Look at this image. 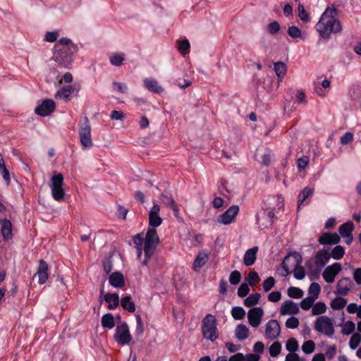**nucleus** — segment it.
I'll use <instances>...</instances> for the list:
<instances>
[{"label": "nucleus", "mask_w": 361, "mask_h": 361, "mask_svg": "<svg viewBox=\"0 0 361 361\" xmlns=\"http://www.w3.org/2000/svg\"><path fill=\"white\" fill-rule=\"evenodd\" d=\"M321 291V288L319 283H312L310 284L309 287V296L311 298H314V300H316Z\"/></svg>", "instance_id": "40"}, {"label": "nucleus", "mask_w": 361, "mask_h": 361, "mask_svg": "<svg viewBox=\"0 0 361 361\" xmlns=\"http://www.w3.org/2000/svg\"><path fill=\"white\" fill-rule=\"evenodd\" d=\"M281 298V293L279 291H273L268 295V300L272 302H277Z\"/></svg>", "instance_id": "60"}, {"label": "nucleus", "mask_w": 361, "mask_h": 361, "mask_svg": "<svg viewBox=\"0 0 361 361\" xmlns=\"http://www.w3.org/2000/svg\"><path fill=\"white\" fill-rule=\"evenodd\" d=\"M302 257L297 252H291L283 259L281 266L284 270L283 276H286L292 271L296 279L301 280L305 276V269L302 264Z\"/></svg>", "instance_id": "4"}, {"label": "nucleus", "mask_w": 361, "mask_h": 361, "mask_svg": "<svg viewBox=\"0 0 361 361\" xmlns=\"http://www.w3.org/2000/svg\"><path fill=\"white\" fill-rule=\"evenodd\" d=\"M78 51V46L68 38H61L54 45L52 59L61 68H68L72 62V54Z\"/></svg>", "instance_id": "3"}, {"label": "nucleus", "mask_w": 361, "mask_h": 361, "mask_svg": "<svg viewBox=\"0 0 361 361\" xmlns=\"http://www.w3.org/2000/svg\"><path fill=\"white\" fill-rule=\"evenodd\" d=\"M216 324V319L213 314H208L203 318L201 329L204 338L212 342L218 338L219 333Z\"/></svg>", "instance_id": "5"}, {"label": "nucleus", "mask_w": 361, "mask_h": 361, "mask_svg": "<svg viewBox=\"0 0 361 361\" xmlns=\"http://www.w3.org/2000/svg\"><path fill=\"white\" fill-rule=\"evenodd\" d=\"M247 283L251 286H255V283L259 281V277L256 271H250L246 279Z\"/></svg>", "instance_id": "55"}, {"label": "nucleus", "mask_w": 361, "mask_h": 361, "mask_svg": "<svg viewBox=\"0 0 361 361\" xmlns=\"http://www.w3.org/2000/svg\"><path fill=\"white\" fill-rule=\"evenodd\" d=\"M160 198L166 205L171 207L175 216L178 218L179 209H178V207L176 203L175 202L173 199L171 197V196H169V195L162 194V195H161Z\"/></svg>", "instance_id": "28"}, {"label": "nucleus", "mask_w": 361, "mask_h": 361, "mask_svg": "<svg viewBox=\"0 0 361 361\" xmlns=\"http://www.w3.org/2000/svg\"><path fill=\"white\" fill-rule=\"evenodd\" d=\"M235 334L238 339L245 340L250 334L249 329L244 324H238L235 330Z\"/></svg>", "instance_id": "30"}, {"label": "nucleus", "mask_w": 361, "mask_h": 361, "mask_svg": "<svg viewBox=\"0 0 361 361\" xmlns=\"http://www.w3.org/2000/svg\"><path fill=\"white\" fill-rule=\"evenodd\" d=\"M314 190L309 187L305 188L298 195V208L304 204L305 201L313 194Z\"/></svg>", "instance_id": "31"}, {"label": "nucleus", "mask_w": 361, "mask_h": 361, "mask_svg": "<svg viewBox=\"0 0 361 361\" xmlns=\"http://www.w3.org/2000/svg\"><path fill=\"white\" fill-rule=\"evenodd\" d=\"M299 326V319L297 317H291L286 322V326L288 329H295Z\"/></svg>", "instance_id": "57"}, {"label": "nucleus", "mask_w": 361, "mask_h": 361, "mask_svg": "<svg viewBox=\"0 0 361 361\" xmlns=\"http://www.w3.org/2000/svg\"><path fill=\"white\" fill-rule=\"evenodd\" d=\"M261 162L264 166H269L271 161V152L270 149H265L262 154H261Z\"/></svg>", "instance_id": "52"}, {"label": "nucleus", "mask_w": 361, "mask_h": 361, "mask_svg": "<svg viewBox=\"0 0 361 361\" xmlns=\"http://www.w3.org/2000/svg\"><path fill=\"white\" fill-rule=\"evenodd\" d=\"M286 348L290 353H295L298 350L299 345L297 340L295 338H289L286 344Z\"/></svg>", "instance_id": "42"}, {"label": "nucleus", "mask_w": 361, "mask_h": 361, "mask_svg": "<svg viewBox=\"0 0 361 361\" xmlns=\"http://www.w3.org/2000/svg\"><path fill=\"white\" fill-rule=\"evenodd\" d=\"M56 108L55 102L52 99H44L35 109V113L41 116L50 115Z\"/></svg>", "instance_id": "13"}, {"label": "nucleus", "mask_w": 361, "mask_h": 361, "mask_svg": "<svg viewBox=\"0 0 361 361\" xmlns=\"http://www.w3.org/2000/svg\"><path fill=\"white\" fill-rule=\"evenodd\" d=\"M314 328L317 332L328 337H332L335 332L333 320L325 315L319 316L316 319Z\"/></svg>", "instance_id": "6"}, {"label": "nucleus", "mask_w": 361, "mask_h": 361, "mask_svg": "<svg viewBox=\"0 0 361 361\" xmlns=\"http://www.w3.org/2000/svg\"><path fill=\"white\" fill-rule=\"evenodd\" d=\"M353 283L350 278H343L337 282V293L341 295H347L350 290Z\"/></svg>", "instance_id": "19"}, {"label": "nucleus", "mask_w": 361, "mask_h": 361, "mask_svg": "<svg viewBox=\"0 0 361 361\" xmlns=\"http://www.w3.org/2000/svg\"><path fill=\"white\" fill-rule=\"evenodd\" d=\"M1 226V234L4 240H9L12 238V224L8 219L0 221Z\"/></svg>", "instance_id": "21"}, {"label": "nucleus", "mask_w": 361, "mask_h": 361, "mask_svg": "<svg viewBox=\"0 0 361 361\" xmlns=\"http://www.w3.org/2000/svg\"><path fill=\"white\" fill-rule=\"evenodd\" d=\"M274 71L279 80H281L286 73V66L283 62H276L274 64Z\"/></svg>", "instance_id": "34"}, {"label": "nucleus", "mask_w": 361, "mask_h": 361, "mask_svg": "<svg viewBox=\"0 0 361 361\" xmlns=\"http://www.w3.org/2000/svg\"><path fill=\"white\" fill-rule=\"evenodd\" d=\"M136 319V326L135 329V332L137 336H140L143 334L145 327L144 324L140 314H135Z\"/></svg>", "instance_id": "48"}, {"label": "nucleus", "mask_w": 361, "mask_h": 361, "mask_svg": "<svg viewBox=\"0 0 361 361\" xmlns=\"http://www.w3.org/2000/svg\"><path fill=\"white\" fill-rule=\"evenodd\" d=\"M123 54H115L110 58V62L113 66H119L124 61Z\"/></svg>", "instance_id": "50"}, {"label": "nucleus", "mask_w": 361, "mask_h": 361, "mask_svg": "<svg viewBox=\"0 0 361 361\" xmlns=\"http://www.w3.org/2000/svg\"><path fill=\"white\" fill-rule=\"evenodd\" d=\"M240 279H241V274L237 270L232 271L229 276V282L232 285L238 284L240 281Z\"/></svg>", "instance_id": "54"}, {"label": "nucleus", "mask_w": 361, "mask_h": 361, "mask_svg": "<svg viewBox=\"0 0 361 361\" xmlns=\"http://www.w3.org/2000/svg\"><path fill=\"white\" fill-rule=\"evenodd\" d=\"M281 344L279 341L274 342L269 348V354L271 357H277L281 351Z\"/></svg>", "instance_id": "41"}, {"label": "nucleus", "mask_w": 361, "mask_h": 361, "mask_svg": "<svg viewBox=\"0 0 361 361\" xmlns=\"http://www.w3.org/2000/svg\"><path fill=\"white\" fill-rule=\"evenodd\" d=\"M275 284V279L274 277L270 276L267 278L264 282H263V288L265 292H267L270 290Z\"/></svg>", "instance_id": "58"}, {"label": "nucleus", "mask_w": 361, "mask_h": 361, "mask_svg": "<svg viewBox=\"0 0 361 361\" xmlns=\"http://www.w3.org/2000/svg\"><path fill=\"white\" fill-rule=\"evenodd\" d=\"M160 207L157 204H154L149 212V227H158L162 224V219L159 216Z\"/></svg>", "instance_id": "14"}, {"label": "nucleus", "mask_w": 361, "mask_h": 361, "mask_svg": "<svg viewBox=\"0 0 361 361\" xmlns=\"http://www.w3.org/2000/svg\"><path fill=\"white\" fill-rule=\"evenodd\" d=\"M63 176L61 173L54 175L51 178L50 188L53 198L56 201H62L64 198V190L62 188Z\"/></svg>", "instance_id": "7"}, {"label": "nucleus", "mask_w": 361, "mask_h": 361, "mask_svg": "<svg viewBox=\"0 0 361 361\" xmlns=\"http://www.w3.org/2000/svg\"><path fill=\"white\" fill-rule=\"evenodd\" d=\"M315 349V344L313 341L309 340L305 342L302 345V350L305 354H311L314 352Z\"/></svg>", "instance_id": "47"}, {"label": "nucleus", "mask_w": 361, "mask_h": 361, "mask_svg": "<svg viewBox=\"0 0 361 361\" xmlns=\"http://www.w3.org/2000/svg\"><path fill=\"white\" fill-rule=\"evenodd\" d=\"M104 300L108 303V308L115 309L119 305V296L117 293H107L104 295Z\"/></svg>", "instance_id": "26"}, {"label": "nucleus", "mask_w": 361, "mask_h": 361, "mask_svg": "<svg viewBox=\"0 0 361 361\" xmlns=\"http://www.w3.org/2000/svg\"><path fill=\"white\" fill-rule=\"evenodd\" d=\"M260 298L259 293L252 294L244 300V305L247 307H252L259 302Z\"/></svg>", "instance_id": "35"}, {"label": "nucleus", "mask_w": 361, "mask_h": 361, "mask_svg": "<svg viewBox=\"0 0 361 361\" xmlns=\"http://www.w3.org/2000/svg\"><path fill=\"white\" fill-rule=\"evenodd\" d=\"M340 240V235L336 233H325L319 238L318 241L322 245H336Z\"/></svg>", "instance_id": "16"}, {"label": "nucleus", "mask_w": 361, "mask_h": 361, "mask_svg": "<svg viewBox=\"0 0 361 361\" xmlns=\"http://www.w3.org/2000/svg\"><path fill=\"white\" fill-rule=\"evenodd\" d=\"M345 254V250L341 245H336L333 248L330 253L331 257L334 259L338 260L341 259Z\"/></svg>", "instance_id": "39"}, {"label": "nucleus", "mask_w": 361, "mask_h": 361, "mask_svg": "<svg viewBox=\"0 0 361 361\" xmlns=\"http://www.w3.org/2000/svg\"><path fill=\"white\" fill-rule=\"evenodd\" d=\"M113 87L116 90L121 93H126L128 89L127 85L126 84L118 82H114Z\"/></svg>", "instance_id": "64"}, {"label": "nucleus", "mask_w": 361, "mask_h": 361, "mask_svg": "<svg viewBox=\"0 0 361 361\" xmlns=\"http://www.w3.org/2000/svg\"><path fill=\"white\" fill-rule=\"evenodd\" d=\"M353 133L351 132H347L345 133L341 137V142L342 145H347L350 143L353 139Z\"/></svg>", "instance_id": "62"}, {"label": "nucleus", "mask_w": 361, "mask_h": 361, "mask_svg": "<svg viewBox=\"0 0 361 361\" xmlns=\"http://www.w3.org/2000/svg\"><path fill=\"white\" fill-rule=\"evenodd\" d=\"M274 217V212L269 211L267 214H264L262 218H257V223L259 226L264 228L269 227L272 224L273 219Z\"/></svg>", "instance_id": "29"}, {"label": "nucleus", "mask_w": 361, "mask_h": 361, "mask_svg": "<svg viewBox=\"0 0 361 361\" xmlns=\"http://www.w3.org/2000/svg\"><path fill=\"white\" fill-rule=\"evenodd\" d=\"M208 259V255L205 252H200L193 263V269L199 270L207 262Z\"/></svg>", "instance_id": "27"}, {"label": "nucleus", "mask_w": 361, "mask_h": 361, "mask_svg": "<svg viewBox=\"0 0 361 361\" xmlns=\"http://www.w3.org/2000/svg\"><path fill=\"white\" fill-rule=\"evenodd\" d=\"M299 307L292 300L285 301L281 307L280 313L281 315L293 314L299 312Z\"/></svg>", "instance_id": "17"}, {"label": "nucleus", "mask_w": 361, "mask_h": 361, "mask_svg": "<svg viewBox=\"0 0 361 361\" xmlns=\"http://www.w3.org/2000/svg\"><path fill=\"white\" fill-rule=\"evenodd\" d=\"M341 269V264L338 262H336L326 267L322 274L324 281L329 283H333L336 276L340 273Z\"/></svg>", "instance_id": "11"}, {"label": "nucleus", "mask_w": 361, "mask_h": 361, "mask_svg": "<svg viewBox=\"0 0 361 361\" xmlns=\"http://www.w3.org/2000/svg\"><path fill=\"white\" fill-rule=\"evenodd\" d=\"M326 305L323 302H318L315 303L312 307V314L313 315H320L326 311Z\"/></svg>", "instance_id": "38"}, {"label": "nucleus", "mask_w": 361, "mask_h": 361, "mask_svg": "<svg viewBox=\"0 0 361 361\" xmlns=\"http://www.w3.org/2000/svg\"><path fill=\"white\" fill-rule=\"evenodd\" d=\"M337 15V10L334 6L327 7L322 13L316 24V30L322 38L328 39L332 33H339L342 30Z\"/></svg>", "instance_id": "2"}, {"label": "nucleus", "mask_w": 361, "mask_h": 361, "mask_svg": "<svg viewBox=\"0 0 361 361\" xmlns=\"http://www.w3.org/2000/svg\"><path fill=\"white\" fill-rule=\"evenodd\" d=\"M288 34L292 38L297 39V38L300 37V36H301V31L296 26H290L288 29Z\"/></svg>", "instance_id": "56"}, {"label": "nucleus", "mask_w": 361, "mask_h": 361, "mask_svg": "<svg viewBox=\"0 0 361 361\" xmlns=\"http://www.w3.org/2000/svg\"><path fill=\"white\" fill-rule=\"evenodd\" d=\"M347 304V300L342 297H336L334 298L330 305L334 310H342Z\"/></svg>", "instance_id": "37"}, {"label": "nucleus", "mask_w": 361, "mask_h": 361, "mask_svg": "<svg viewBox=\"0 0 361 361\" xmlns=\"http://www.w3.org/2000/svg\"><path fill=\"white\" fill-rule=\"evenodd\" d=\"M79 134L80 140L82 147L85 148L91 147L92 146L91 127L87 118H86L85 123L80 126L79 129Z\"/></svg>", "instance_id": "9"}, {"label": "nucleus", "mask_w": 361, "mask_h": 361, "mask_svg": "<svg viewBox=\"0 0 361 361\" xmlns=\"http://www.w3.org/2000/svg\"><path fill=\"white\" fill-rule=\"evenodd\" d=\"M144 84L148 90L154 93H161L164 90L162 87L154 79L146 78L144 80Z\"/></svg>", "instance_id": "25"}, {"label": "nucleus", "mask_w": 361, "mask_h": 361, "mask_svg": "<svg viewBox=\"0 0 361 361\" xmlns=\"http://www.w3.org/2000/svg\"><path fill=\"white\" fill-rule=\"evenodd\" d=\"M280 25L278 22L274 21L268 25V30L269 33L276 34L280 30Z\"/></svg>", "instance_id": "63"}, {"label": "nucleus", "mask_w": 361, "mask_h": 361, "mask_svg": "<svg viewBox=\"0 0 361 361\" xmlns=\"http://www.w3.org/2000/svg\"><path fill=\"white\" fill-rule=\"evenodd\" d=\"M361 342V335L358 333L353 334L350 339L349 346L351 349L355 350L357 348Z\"/></svg>", "instance_id": "44"}, {"label": "nucleus", "mask_w": 361, "mask_h": 361, "mask_svg": "<svg viewBox=\"0 0 361 361\" xmlns=\"http://www.w3.org/2000/svg\"><path fill=\"white\" fill-rule=\"evenodd\" d=\"M354 229V224L351 221H348L343 224H342L339 228L338 232L340 235L344 238L349 235L352 234V232Z\"/></svg>", "instance_id": "33"}, {"label": "nucleus", "mask_w": 361, "mask_h": 361, "mask_svg": "<svg viewBox=\"0 0 361 361\" xmlns=\"http://www.w3.org/2000/svg\"><path fill=\"white\" fill-rule=\"evenodd\" d=\"M250 292L249 286L247 283H241L238 289V295L240 298H244Z\"/></svg>", "instance_id": "59"}, {"label": "nucleus", "mask_w": 361, "mask_h": 361, "mask_svg": "<svg viewBox=\"0 0 361 361\" xmlns=\"http://www.w3.org/2000/svg\"><path fill=\"white\" fill-rule=\"evenodd\" d=\"M35 276H37L39 284H44L48 279V264L43 259L39 262V267Z\"/></svg>", "instance_id": "18"}, {"label": "nucleus", "mask_w": 361, "mask_h": 361, "mask_svg": "<svg viewBox=\"0 0 361 361\" xmlns=\"http://www.w3.org/2000/svg\"><path fill=\"white\" fill-rule=\"evenodd\" d=\"M257 251L258 247H254L245 252L243 257V263L245 266H251L255 263Z\"/></svg>", "instance_id": "23"}, {"label": "nucleus", "mask_w": 361, "mask_h": 361, "mask_svg": "<svg viewBox=\"0 0 361 361\" xmlns=\"http://www.w3.org/2000/svg\"><path fill=\"white\" fill-rule=\"evenodd\" d=\"M231 314L235 319L239 320L245 317V312L241 307H234L231 310Z\"/></svg>", "instance_id": "45"}, {"label": "nucleus", "mask_w": 361, "mask_h": 361, "mask_svg": "<svg viewBox=\"0 0 361 361\" xmlns=\"http://www.w3.org/2000/svg\"><path fill=\"white\" fill-rule=\"evenodd\" d=\"M264 315V310L262 307L251 308L247 312V319L249 324L254 328L259 326Z\"/></svg>", "instance_id": "12"}, {"label": "nucleus", "mask_w": 361, "mask_h": 361, "mask_svg": "<svg viewBox=\"0 0 361 361\" xmlns=\"http://www.w3.org/2000/svg\"><path fill=\"white\" fill-rule=\"evenodd\" d=\"M114 340L120 345H128L132 339L128 326L126 323H121L116 326Z\"/></svg>", "instance_id": "8"}, {"label": "nucleus", "mask_w": 361, "mask_h": 361, "mask_svg": "<svg viewBox=\"0 0 361 361\" xmlns=\"http://www.w3.org/2000/svg\"><path fill=\"white\" fill-rule=\"evenodd\" d=\"M121 305L124 310L130 312H134L135 311V305L131 301V297L129 295L121 298Z\"/></svg>", "instance_id": "32"}, {"label": "nucleus", "mask_w": 361, "mask_h": 361, "mask_svg": "<svg viewBox=\"0 0 361 361\" xmlns=\"http://www.w3.org/2000/svg\"><path fill=\"white\" fill-rule=\"evenodd\" d=\"M314 300H315L314 299V298H311L310 296L304 298L300 302V307H301V308L305 310H310L311 308V307L313 306V303H314Z\"/></svg>", "instance_id": "53"}, {"label": "nucleus", "mask_w": 361, "mask_h": 361, "mask_svg": "<svg viewBox=\"0 0 361 361\" xmlns=\"http://www.w3.org/2000/svg\"><path fill=\"white\" fill-rule=\"evenodd\" d=\"M109 283L116 288H121L125 284L123 275L120 272H114L109 276Z\"/></svg>", "instance_id": "24"}, {"label": "nucleus", "mask_w": 361, "mask_h": 361, "mask_svg": "<svg viewBox=\"0 0 361 361\" xmlns=\"http://www.w3.org/2000/svg\"><path fill=\"white\" fill-rule=\"evenodd\" d=\"M330 258L331 255L328 251L325 250H319L315 255V264L319 267H323Z\"/></svg>", "instance_id": "22"}, {"label": "nucleus", "mask_w": 361, "mask_h": 361, "mask_svg": "<svg viewBox=\"0 0 361 361\" xmlns=\"http://www.w3.org/2000/svg\"><path fill=\"white\" fill-rule=\"evenodd\" d=\"M133 242L136 245L137 257L140 259H141L142 245H144L145 259L142 262V264L147 265L148 259L152 256L159 243V237L157 229L148 228L145 238L142 233H138L133 238Z\"/></svg>", "instance_id": "1"}, {"label": "nucleus", "mask_w": 361, "mask_h": 361, "mask_svg": "<svg viewBox=\"0 0 361 361\" xmlns=\"http://www.w3.org/2000/svg\"><path fill=\"white\" fill-rule=\"evenodd\" d=\"M288 295L293 298H301L303 295V292L301 289L296 287H290L288 289Z\"/></svg>", "instance_id": "49"}, {"label": "nucleus", "mask_w": 361, "mask_h": 361, "mask_svg": "<svg viewBox=\"0 0 361 361\" xmlns=\"http://www.w3.org/2000/svg\"><path fill=\"white\" fill-rule=\"evenodd\" d=\"M298 16L301 20L305 22H308L310 20V17L308 13L306 11L304 6L302 4H300L298 7Z\"/></svg>", "instance_id": "51"}, {"label": "nucleus", "mask_w": 361, "mask_h": 361, "mask_svg": "<svg viewBox=\"0 0 361 361\" xmlns=\"http://www.w3.org/2000/svg\"><path fill=\"white\" fill-rule=\"evenodd\" d=\"M112 120L122 121L125 118V114L121 111L114 110L110 116Z\"/></svg>", "instance_id": "61"}, {"label": "nucleus", "mask_w": 361, "mask_h": 361, "mask_svg": "<svg viewBox=\"0 0 361 361\" xmlns=\"http://www.w3.org/2000/svg\"><path fill=\"white\" fill-rule=\"evenodd\" d=\"M239 212V207L233 205L229 207L224 213L219 216L218 221L227 225L233 221L235 217Z\"/></svg>", "instance_id": "15"}, {"label": "nucleus", "mask_w": 361, "mask_h": 361, "mask_svg": "<svg viewBox=\"0 0 361 361\" xmlns=\"http://www.w3.org/2000/svg\"><path fill=\"white\" fill-rule=\"evenodd\" d=\"M178 49L181 54L185 55L188 52L190 45L188 39L178 41Z\"/></svg>", "instance_id": "46"}, {"label": "nucleus", "mask_w": 361, "mask_h": 361, "mask_svg": "<svg viewBox=\"0 0 361 361\" xmlns=\"http://www.w3.org/2000/svg\"><path fill=\"white\" fill-rule=\"evenodd\" d=\"M355 325L352 321H347L342 325L341 333L343 335H349L355 331Z\"/></svg>", "instance_id": "43"}, {"label": "nucleus", "mask_w": 361, "mask_h": 361, "mask_svg": "<svg viewBox=\"0 0 361 361\" xmlns=\"http://www.w3.org/2000/svg\"><path fill=\"white\" fill-rule=\"evenodd\" d=\"M102 325L104 328L112 329L114 325V317L110 314H105L102 318Z\"/></svg>", "instance_id": "36"}, {"label": "nucleus", "mask_w": 361, "mask_h": 361, "mask_svg": "<svg viewBox=\"0 0 361 361\" xmlns=\"http://www.w3.org/2000/svg\"><path fill=\"white\" fill-rule=\"evenodd\" d=\"M73 92L74 88L71 85L65 86L56 92L54 97L56 99L68 102L71 99V94Z\"/></svg>", "instance_id": "20"}, {"label": "nucleus", "mask_w": 361, "mask_h": 361, "mask_svg": "<svg viewBox=\"0 0 361 361\" xmlns=\"http://www.w3.org/2000/svg\"><path fill=\"white\" fill-rule=\"evenodd\" d=\"M280 334L281 326L277 320L271 319L266 324L264 333L266 338L274 340L279 336Z\"/></svg>", "instance_id": "10"}]
</instances>
